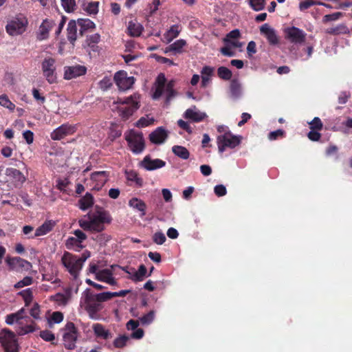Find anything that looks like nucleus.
Segmentation results:
<instances>
[{"instance_id":"1","label":"nucleus","mask_w":352,"mask_h":352,"mask_svg":"<svg viewBox=\"0 0 352 352\" xmlns=\"http://www.w3.org/2000/svg\"><path fill=\"white\" fill-rule=\"evenodd\" d=\"M109 212L102 208L96 207L94 211L89 212L78 220V224L85 231L100 232L105 228V223L111 222Z\"/></svg>"},{"instance_id":"2","label":"nucleus","mask_w":352,"mask_h":352,"mask_svg":"<svg viewBox=\"0 0 352 352\" xmlns=\"http://www.w3.org/2000/svg\"><path fill=\"white\" fill-rule=\"evenodd\" d=\"M6 322L8 324L14 325V330L21 336L33 332L35 329L33 320L25 314L24 309L8 315Z\"/></svg>"},{"instance_id":"3","label":"nucleus","mask_w":352,"mask_h":352,"mask_svg":"<svg viewBox=\"0 0 352 352\" xmlns=\"http://www.w3.org/2000/svg\"><path fill=\"white\" fill-rule=\"evenodd\" d=\"M90 256L89 253L84 252L81 256L65 252L62 257V263L69 274L76 278L85 261Z\"/></svg>"},{"instance_id":"4","label":"nucleus","mask_w":352,"mask_h":352,"mask_svg":"<svg viewBox=\"0 0 352 352\" xmlns=\"http://www.w3.org/2000/svg\"><path fill=\"white\" fill-rule=\"evenodd\" d=\"M139 96L134 95L125 100L118 99L115 104H118L116 107L119 116L123 119L129 118L135 111L139 108Z\"/></svg>"},{"instance_id":"5","label":"nucleus","mask_w":352,"mask_h":352,"mask_svg":"<svg viewBox=\"0 0 352 352\" xmlns=\"http://www.w3.org/2000/svg\"><path fill=\"white\" fill-rule=\"evenodd\" d=\"M242 140V136L233 135L230 131L225 132L217 138V144L219 152L223 153L226 148H234L239 146Z\"/></svg>"},{"instance_id":"6","label":"nucleus","mask_w":352,"mask_h":352,"mask_svg":"<svg viewBox=\"0 0 352 352\" xmlns=\"http://www.w3.org/2000/svg\"><path fill=\"white\" fill-rule=\"evenodd\" d=\"M128 145L134 153H140L144 148V140L142 133L134 129L129 130L124 133Z\"/></svg>"},{"instance_id":"7","label":"nucleus","mask_w":352,"mask_h":352,"mask_svg":"<svg viewBox=\"0 0 352 352\" xmlns=\"http://www.w3.org/2000/svg\"><path fill=\"white\" fill-rule=\"evenodd\" d=\"M28 21L23 14H19L8 22L6 29L10 36L22 34L27 28Z\"/></svg>"},{"instance_id":"8","label":"nucleus","mask_w":352,"mask_h":352,"mask_svg":"<svg viewBox=\"0 0 352 352\" xmlns=\"http://www.w3.org/2000/svg\"><path fill=\"white\" fill-rule=\"evenodd\" d=\"M63 340L65 347L67 349H74L78 338V330L72 322H67L63 329Z\"/></svg>"},{"instance_id":"9","label":"nucleus","mask_w":352,"mask_h":352,"mask_svg":"<svg viewBox=\"0 0 352 352\" xmlns=\"http://www.w3.org/2000/svg\"><path fill=\"white\" fill-rule=\"evenodd\" d=\"M43 74L50 84L56 82V60L50 56L45 57L41 63Z\"/></svg>"},{"instance_id":"10","label":"nucleus","mask_w":352,"mask_h":352,"mask_svg":"<svg viewBox=\"0 0 352 352\" xmlns=\"http://www.w3.org/2000/svg\"><path fill=\"white\" fill-rule=\"evenodd\" d=\"M0 342L6 352H17L18 343L14 333L9 330H3L0 333Z\"/></svg>"},{"instance_id":"11","label":"nucleus","mask_w":352,"mask_h":352,"mask_svg":"<svg viewBox=\"0 0 352 352\" xmlns=\"http://www.w3.org/2000/svg\"><path fill=\"white\" fill-rule=\"evenodd\" d=\"M83 298L86 310L89 312L91 318H94V314L102 309V304L96 299L95 294L89 289L85 291Z\"/></svg>"},{"instance_id":"12","label":"nucleus","mask_w":352,"mask_h":352,"mask_svg":"<svg viewBox=\"0 0 352 352\" xmlns=\"http://www.w3.org/2000/svg\"><path fill=\"white\" fill-rule=\"evenodd\" d=\"M285 38L294 44H301L305 41L306 33L298 28L292 26L284 30Z\"/></svg>"},{"instance_id":"13","label":"nucleus","mask_w":352,"mask_h":352,"mask_svg":"<svg viewBox=\"0 0 352 352\" xmlns=\"http://www.w3.org/2000/svg\"><path fill=\"white\" fill-rule=\"evenodd\" d=\"M109 178V173L105 170L96 171L91 174L89 186L96 190H100Z\"/></svg>"},{"instance_id":"14","label":"nucleus","mask_w":352,"mask_h":352,"mask_svg":"<svg viewBox=\"0 0 352 352\" xmlns=\"http://www.w3.org/2000/svg\"><path fill=\"white\" fill-rule=\"evenodd\" d=\"M114 80L120 90L125 91L132 87L135 82L133 76H128L126 72L119 71L114 75Z\"/></svg>"},{"instance_id":"15","label":"nucleus","mask_w":352,"mask_h":352,"mask_svg":"<svg viewBox=\"0 0 352 352\" xmlns=\"http://www.w3.org/2000/svg\"><path fill=\"white\" fill-rule=\"evenodd\" d=\"M76 130L74 125L64 124L54 129L50 136L53 140H60L67 135L73 134Z\"/></svg>"},{"instance_id":"16","label":"nucleus","mask_w":352,"mask_h":352,"mask_svg":"<svg viewBox=\"0 0 352 352\" xmlns=\"http://www.w3.org/2000/svg\"><path fill=\"white\" fill-rule=\"evenodd\" d=\"M128 274V278L134 282L142 281L148 276L146 267L144 265H140L138 270L131 267L123 269Z\"/></svg>"},{"instance_id":"17","label":"nucleus","mask_w":352,"mask_h":352,"mask_svg":"<svg viewBox=\"0 0 352 352\" xmlns=\"http://www.w3.org/2000/svg\"><path fill=\"white\" fill-rule=\"evenodd\" d=\"M116 267L118 266L113 265L110 268L100 270L96 274V279L111 285H116L117 282L113 276V270Z\"/></svg>"},{"instance_id":"18","label":"nucleus","mask_w":352,"mask_h":352,"mask_svg":"<svg viewBox=\"0 0 352 352\" xmlns=\"http://www.w3.org/2000/svg\"><path fill=\"white\" fill-rule=\"evenodd\" d=\"M260 32L262 35L265 36L271 45L278 44L279 38L276 34V30L271 28L268 23H265L261 26Z\"/></svg>"},{"instance_id":"19","label":"nucleus","mask_w":352,"mask_h":352,"mask_svg":"<svg viewBox=\"0 0 352 352\" xmlns=\"http://www.w3.org/2000/svg\"><path fill=\"white\" fill-rule=\"evenodd\" d=\"M86 67L82 65H74L64 67V78L71 80L84 75L86 73Z\"/></svg>"},{"instance_id":"20","label":"nucleus","mask_w":352,"mask_h":352,"mask_svg":"<svg viewBox=\"0 0 352 352\" xmlns=\"http://www.w3.org/2000/svg\"><path fill=\"white\" fill-rule=\"evenodd\" d=\"M54 25V21L49 19L43 20L37 32V38L40 41L47 38L49 32Z\"/></svg>"},{"instance_id":"21","label":"nucleus","mask_w":352,"mask_h":352,"mask_svg":"<svg viewBox=\"0 0 352 352\" xmlns=\"http://www.w3.org/2000/svg\"><path fill=\"white\" fill-rule=\"evenodd\" d=\"M92 329L97 338L108 340L113 337L111 332L100 323H95L92 325Z\"/></svg>"},{"instance_id":"22","label":"nucleus","mask_w":352,"mask_h":352,"mask_svg":"<svg viewBox=\"0 0 352 352\" xmlns=\"http://www.w3.org/2000/svg\"><path fill=\"white\" fill-rule=\"evenodd\" d=\"M187 45L186 41L184 39H179L175 41L173 43L168 45L165 50V53L172 52L173 54H181L185 52L184 47Z\"/></svg>"},{"instance_id":"23","label":"nucleus","mask_w":352,"mask_h":352,"mask_svg":"<svg viewBox=\"0 0 352 352\" xmlns=\"http://www.w3.org/2000/svg\"><path fill=\"white\" fill-rule=\"evenodd\" d=\"M139 326V321L130 320L127 322L126 324V327L129 331H132V333L129 336L130 338H133L135 340H140L144 336V331L138 328Z\"/></svg>"},{"instance_id":"24","label":"nucleus","mask_w":352,"mask_h":352,"mask_svg":"<svg viewBox=\"0 0 352 352\" xmlns=\"http://www.w3.org/2000/svg\"><path fill=\"white\" fill-rule=\"evenodd\" d=\"M7 263L12 270H18L20 268L29 269L31 267V263L20 257H14L7 259Z\"/></svg>"},{"instance_id":"25","label":"nucleus","mask_w":352,"mask_h":352,"mask_svg":"<svg viewBox=\"0 0 352 352\" xmlns=\"http://www.w3.org/2000/svg\"><path fill=\"white\" fill-rule=\"evenodd\" d=\"M6 174L12 178L16 187L21 186L25 181L26 178L23 174L19 170L13 168H7Z\"/></svg>"},{"instance_id":"26","label":"nucleus","mask_w":352,"mask_h":352,"mask_svg":"<svg viewBox=\"0 0 352 352\" xmlns=\"http://www.w3.org/2000/svg\"><path fill=\"white\" fill-rule=\"evenodd\" d=\"M182 28L179 25H173L164 34L162 41L165 43H170L174 38H177Z\"/></svg>"},{"instance_id":"27","label":"nucleus","mask_w":352,"mask_h":352,"mask_svg":"<svg viewBox=\"0 0 352 352\" xmlns=\"http://www.w3.org/2000/svg\"><path fill=\"white\" fill-rule=\"evenodd\" d=\"M230 94L233 99H238L242 94V86L238 78H232L230 83Z\"/></svg>"},{"instance_id":"28","label":"nucleus","mask_w":352,"mask_h":352,"mask_svg":"<svg viewBox=\"0 0 352 352\" xmlns=\"http://www.w3.org/2000/svg\"><path fill=\"white\" fill-rule=\"evenodd\" d=\"M195 109H188L184 113L185 118L191 120L194 122H199L203 121L206 118V114L199 111H197L196 107H194Z\"/></svg>"},{"instance_id":"29","label":"nucleus","mask_w":352,"mask_h":352,"mask_svg":"<svg viewBox=\"0 0 352 352\" xmlns=\"http://www.w3.org/2000/svg\"><path fill=\"white\" fill-rule=\"evenodd\" d=\"M167 80L163 73L158 74L155 79V99L159 98L164 94L165 85L167 84Z\"/></svg>"},{"instance_id":"30","label":"nucleus","mask_w":352,"mask_h":352,"mask_svg":"<svg viewBox=\"0 0 352 352\" xmlns=\"http://www.w3.org/2000/svg\"><path fill=\"white\" fill-rule=\"evenodd\" d=\"M54 224L51 221H45L39 226L34 234L28 236L29 239H34L37 236H43L47 234L53 228Z\"/></svg>"},{"instance_id":"31","label":"nucleus","mask_w":352,"mask_h":352,"mask_svg":"<svg viewBox=\"0 0 352 352\" xmlns=\"http://www.w3.org/2000/svg\"><path fill=\"white\" fill-rule=\"evenodd\" d=\"M67 34V39L71 43L74 44L77 38V24L76 21L72 20L68 23Z\"/></svg>"},{"instance_id":"32","label":"nucleus","mask_w":352,"mask_h":352,"mask_svg":"<svg viewBox=\"0 0 352 352\" xmlns=\"http://www.w3.org/2000/svg\"><path fill=\"white\" fill-rule=\"evenodd\" d=\"M175 85V80H169L166 85H165L164 94H166V103L168 104L170 100L175 96L177 92L174 89V87Z\"/></svg>"},{"instance_id":"33","label":"nucleus","mask_w":352,"mask_h":352,"mask_svg":"<svg viewBox=\"0 0 352 352\" xmlns=\"http://www.w3.org/2000/svg\"><path fill=\"white\" fill-rule=\"evenodd\" d=\"M129 205L130 207L139 211L141 216H144L145 214L146 204L141 199L135 197L132 198L129 200Z\"/></svg>"},{"instance_id":"34","label":"nucleus","mask_w":352,"mask_h":352,"mask_svg":"<svg viewBox=\"0 0 352 352\" xmlns=\"http://www.w3.org/2000/svg\"><path fill=\"white\" fill-rule=\"evenodd\" d=\"M325 32L331 35L346 34L350 32L349 28L344 24H339L336 27L329 28Z\"/></svg>"},{"instance_id":"35","label":"nucleus","mask_w":352,"mask_h":352,"mask_svg":"<svg viewBox=\"0 0 352 352\" xmlns=\"http://www.w3.org/2000/svg\"><path fill=\"white\" fill-rule=\"evenodd\" d=\"M172 152L177 157L182 160H188L190 157V152L188 150L182 146L175 145L172 147Z\"/></svg>"},{"instance_id":"36","label":"nucleus","mask_w":352,"mask_h":352,"mask_svg":"<svg viewBox=\"0 0 352 352\" xmlns=\"http://www.w3.org/2000/svg\"><path fill=\"white\" fill-rule=\"evenodd\" d=\"M83 10L90 15H95L98 12L99 2L89 1L85 2L82 5Z\"/></svg>"},{"instance_id":"37","label":"nucleus","mask_w":352,"mask_h":352,"mask_svg":"<svg viewBox=\"0 0 352 352\" xmlns=\"http://www.w3.org/2000/svg\"><path fill=\"white\" fill-rule=\"evenodd\" d=\"M168 136V131L162 126L155 129V144L164 143Z\"/></svg>"},{"instance_id":"38","label":"nucleus","mask_w":352,"mask_h":352,"mask_svg":"<svg viewBox=\"0 0 352 352\" xmlns=\"http://www.w3.org/2000/svg\"><path fill=\"white\" fill-rule=\"evenodd\" d=\"M94 204V197L90 193H86L85 195L79 200V207L82 210L91 207Z\"/></svg>"},{"instance_id":"39","label":"nucleus","mask_w":352,"mask_h":352,"mask_svg":"<svg viewBox=\"0 0 352 352\" xmlns=\"http://www.w3.org/2000/svg\"><path fill=\"white\" fill-rule=\"evenodd\" d=\"M78 24L80 28V34H83V32L87 30H92L96 28L95 23L89 19H79L78 21Z\"/></svg>"},{"instance_id":"40","label":"nucleus","mask_w":352,"mask_h":352,"mask_svg":"<svg viewBox=\"0 0 352 352\" xmlns=\"http://www.w3.org/2000/svg\"><path fill=\"white\" fill-rule=\"evenodd\" d=\"M76 239L74 237H69L67 239V245H72L76 242L81 243L87 239V235L80 230H76L74 232Z\"/></svg>"},{"instance_id":"41","label":"nucleus","mask_w":352,"mask_h":352,"mask_svg":"<svg viewBox=\"0 0 352 352\" xmlns=\"http://www.w3.org/2000/svg\"><path fill=\"white\" fill-rule=\"evenodd\" d=\"M100 40V36L99 34H94L87 38V43L88 46L91 48V50L94 52L98 51V47L97 46V43H99Z\"/></svg>"},{"instance_id":"42","label":"nucleus","mask_w":352,"mask_h":352,"mask_svg":"<svg viewBox=\"0 0 352 352\" xmlns=\"http://www.w3.org/2000/svg\"><path fill=\"white\" fill-rule=\"evenodd\" d=\"M142 25L140 23L130 21L128 25V32L131 36H138L142 32Z\"/></svg>"},{"instance_id":"43","label":"nucleus","mask_w":352,"mask_h":352,"mask_svg":"<svg viewBox=\"0 0 352 352\" xmlns=\"http://www.w3.org/2000/svg\"><path fill=\"white\" fill-rule=\"evenodd\" d=\"M217 76L223 80H231L232 73L231 70L226 67L221 66L217 69Z\"/></svg>"},{"instance_id":"44","label":"nucleus","mask_w":352,"mask_h":352,"mask_svg":"<svg viewBox=\"0 0 352 352\" xmlns=\"http://www.w3.org/2000/svg\"><path fill=\"white\" fill-rule=\"evenodd\" d=\"M61 6L67 13L73 12L76 8V0H60Z\"/></svg>"},{"instance_id":"45","label":"nucleus","mask_w":352,"mask_h":352,"mask_svg":"<svg viewBox=\"0 0 352 352\" xmlns=\"http://www.w3.org/2000/svg\"><path fill=\"white\" fill-rule=\"evenodd\" d=\"M154 118L152 116L146 115L142 117L135 124L136 126L139 128L146 127L153 124Z\"/></svg>"},{"instance_id":"46","label":"nucleus","mask_w":352,"mask_h":352,"mask_svg":"<svg viewBox=\"0 0 352 352\" xmlns=\"http://www.w3.org/2000/svg\"><path fill=\"white\" fill-rule=\"evenodd\" d=\"M63 314L60 311H54L52 314L48 319V323L50 327H52L54 324H59L63 320Z\"/></svg>"},{"instance_id":"47","label":"nucleus","mask_w":352,"mask_h":352,"mask_svg":"<svg viewBox=\"0 0 352 352\" xmlns=\"http://www.w3.org/2000/svg\"><path fill=\"white\" fill-rule=\"evenodd\" d=\"M130 340V337L122 335L116 338L113 341V345L116 348L121 349L125 346Z\"/></svg>"},{"instance_id":"48","label":"nucleus","mask_w":352,"mask_h":352,"mask_svg":"<svg viewBox=\"0 0 352 352\" xmlns=\"http://www.w3.org/2000/svg\"><path fill=\"white\" fill-rule=\"evenodd\" d=\"M140 165L147 170H154V160H151L150 155L145 156L143 160L140 162Z\"/></svg>"},{"instance_id":"49","label":"nucleus","mask_w":352,"mask_h":352,"mask_svg":"<svg viewBox=\"0 0 352 352\" xmlns=\"http://www.w3.org/2000/svg\"><path fill=\"white\" fill-rule=\"evenodd\" d=\"M0 105L8 109L10 111H13L15 108V105L12 103L6 95L0 96Z\"/></svg>"},{"instance_id":"50","label":"nucleus","mask_w":352,"mask_h":352,"mask_svg":"<svg viewBox=\"0 0 352 352\" xmlns=\"http://www.w3.org/2000/svg\"><path fill=\"white\" fill-rule=\"evenodd\" d=\"M249 2L254 11H261L265 8V0H249Z\"/></svg>"},{"instance_id":"51","label":"nucleus","mask_w":352,"mask_h":352,"mask_svg":"<svg viewBox=\"0 0 352 352\" xmlns=\"http://www.w3.org/2000/svg\"><path fill=\"white\" fill-rule=\"evenodd\" d=\"M310 129L320 131L322 129L323 124L318 117H315L309 123Z\"/></svg>"},{"instance_id":"52","label":"nucleus","mask_w":352,"mask_h":352,"mask_svg":"<svg viewBox=\"0 0 352 352\" xmlns=\"http://www.w3.org/2000/svg\"><path fill=\"white\" fill-rule=\"evenodd\" d=\"M100 89L106 91L112 85V80L109 77H104L98 83Z\"/></svg>"},{"instance_id":"53","label":"nucleus","mask_w":352,"mask_h":352,"mask_svg":"<svg viewBox=\"0 0 352 352\" xmlns=\"http://www.w3.org/2000/svg\"><path fill=\"white\" fill-rule=\"evenodd\" d=\"M154 318L153 311H150L148 314L140 318V322L142 325H147L152 322Z\"/></svg>"},{"instance_id":"54","label":"nucleus","mask_w":352,"mask_h":352,"mask_svg":"<svg viewBox=\"0 0 352 352\" xmlns=\"http://www.w3.org/2000/svg\"><path fill=\"white\" fill-rule=\"evenodd\" d=\"M32 278L30 276H25L22 280H19L14 285L15 288H22L25 286L30 285L32 283Z\"/></svg>"},{"instance_id":"55","label":"nucleus","mask_w":352,"mask_h":352,"mask_svg":"<svg viewBox=\"0 0 352 352\" xmlns=\"http://www.w3.org/2000/svg\"><path fill=\"white\" fill-rule=\"evenodd\" d=\"M95 296L96 298V299L98 300V301H99L100 303L101 304V302L107 301V300L112 298V292H102V293L95 294Z\"/></svg>"},{"instance_id":"56","label":"nucleus","mask_w":352,"mask_h":352,"mask_svg":"<svg viewBox=\"0 0 352 352\" xmlns=\"http://www.w3.org/2000/svg\"><path fill=\"white\" fill-rule=\"evenodd\" d=\"M318 2L313 0H305L301 1L299 4V8L301 11L307 10L310 7L314 5H317Z\"/></svg>"},{"instance_id":"57","label":"nucleus","mask_w":352,"mask_h":352,"mask_svg":"<svg viewBox=\"0 0 352 352\" xmlns=\"http://www.w3.org/2000/svg\"><path fill=\"white\" fill-rule=\"evenodd\" d=\"M342 15V14L341 12H335V13H333V14H326V15L324 16V17L322 19V21L324 23H327V22H329V21H336Z\"/></svg>"},{"instance_id":"58","label":"nucleus","mask_w":352,"mask_h":352,"mask_svg":"<svg viewBox=\"0 0 352 352\" xmlns=\"http://www.w3.org/2000/svg\"><path fill=\"white\" fill-rule=\"evenodd\" d=\"M40 336L42 339L47 342L53 341L55 339L54 334L49 330L41 331Z\"/></svg>"},{"instance_id":"59","label":"nucleus","mask_w":352,"mask_h":352,"mask_svg":"<svg viewBox=\"0 0 352 352\" xmlns=\"http://www.w3.org/2000/svg\"><path fill=\"white\" fill-rule=\"evenodd\" d=\"M241 36L240 31L238 29L230 31L224 39L225 42H228L229 39H237Z\"/></svg>"},{"instance_id":"60","label":"nucleus","mask_w":352,"mask_h":352,"mask_svg":"<svg viewBox=\"0 0 352 352\" xmlns=\"http://www.w3.org/2000/svg\"><path fill=\"white\" fill-rule=\"evenodd\" d=\"M214 191L215 195L218 197L224 196L227 193L226 188L222 184L217 185L214 188Z\"/></svg>"},{"instance_id":"61","label":"nucleus","mask_w":352,"mask_h":352,"mask_svg":"<svg viewBox=\"0 0 352 352\" xmlns=\"http://www.w3.org/2000/svg\"><path fill=\"white\" fill-rule=\"evenodd\" d=\"M32 96L34 98L38 101L40 104H43L45 101V98L42 96L38 89L34 88L32 89Z\"/></svg>"},{"instance_id":"62","label":"nucleus","mask_w":352,"mask_h":352,"mask_svg":"<svg viewBox=\"0 0 352 352\" xmlns=\"http://www.w3.org/2000/svg\"><path fill=\"white\" fill-rule=\"evenodd\" d=\"M126 177L129 180L134 181L136 184L141 185L142 179L138 177L137 173L134 171L126 172Z\"/></svg>"},{"instance_id":"63","label":"nucleus","mask_w":352,"mask_h":352,"mask_svg":"<svg viewBox=\"0 0 352 352\" xmlns=\"http://www.w3.org/2000/svg\"><path fill=\"white\" fill-rule=\"evenodd\" d=\"M284 133L285 132L283 130L278 129L276 131L270 132L268 135V138L270 140H275L279 137H283Z\"/></svg>"},{"instance_id":"64","label":"nucleus","mask_w":352,"mask_h":352,"mask_svg":"<svg viewBox=\"0 0 352 352\" xmlns=\"http://www.w3.org/2000/svg\"><path fill=\"white\" fill-rule=\"evenodd\" d=\"M308 138L311 141H318L321 138V134L316 130H311L307 134Z\"/></svg>"}]
</instances>
